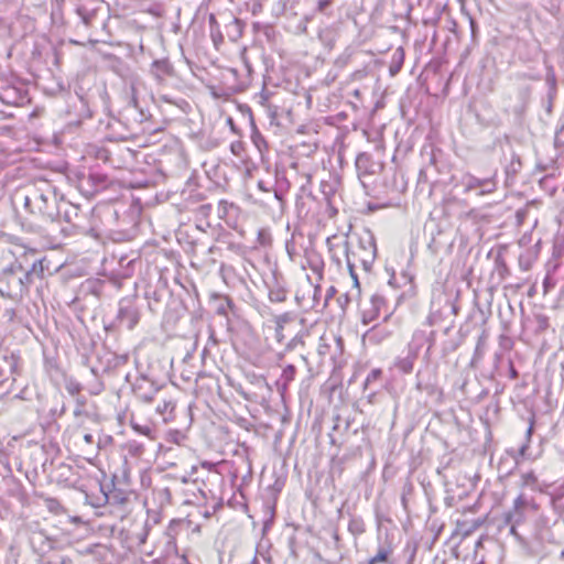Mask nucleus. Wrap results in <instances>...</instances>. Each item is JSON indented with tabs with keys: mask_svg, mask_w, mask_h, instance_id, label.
I'll list each match as a JSON object with an SVG mask.
<instances>
[{
	"mask_svg": "<svg viewBox=\"0 0 564 564\" xmlns=\"http://www.w3.org/2000/svg\"><path fill=\"white\" fill-rule=\"evenodd\" d=\"M182 495V505L178 507V528L191 532H198L202 520L208 517L203 505L205 497L197 479L178 478V496Z\"/></svg>",
	"mask_w": 564,
	"mask_h": 564,
	"instance_id": "nucleus-1",
	"label": "nucleus"
},
{
	"mask_svg": "<svg viewBox=\"0 0 564 564\" xmlns=\"http://www.w3.org/2000/svg\"><path fill=\"white\" fill-rule=\"evenodd\" d=\"M24 207L45 220L54 221L59 217L57 195L48 184H44V188H34L25 195Z\"/></svg>",
	"mask_w": 564,
	"mask_h": 564,
	"instance_id": "nucleus-2",
	"label": "nucleus"
},
{
	"mask_svg": "<svg viewBox=\"0 0 564 564\" xmlns=\"http://www.w3.org/2000/svg\"><path fill=\"white\" fill-rule=\"evenodd\" d=\"M426 339L427 336L424 330L414 332L412 341L408 346L406 356L397 357L393 361V367L403 375L411 373L414 368V362L417 359L419 350Z\"/></svg>",
	"mask_w": 564,
	"mask_h": 564,
	"instance_id": "nucleus-3",
	"label": "nucleus"
},
{
	"mask_svg": "<svg viewBox=\"0 0 564 564\" xmlns=\"http://www.w3.org/2000/svg\"><path fill=\"white\" fill-rule=\"evenodd\" d=\"M351 261L359 262L365 271H370L377 257V246L375 239L369 236L367 239H360L356 250L347 252Z\"/></svg>",
	"mask_w": 564,
	"mask_h": 564,
	"instance_id": "nucleus-4",
	"label": "nucleus"
},
{
	"mask_svg": "<svg viewBox=\"0 0 564 564\" xmlns=\"http://www.w3.org/2000/svg\"><path fill=\"white\" fill-rule=\"evenodd\" d=\"M460 183L465 194L476 192L477 195L484 196L492 194L497 189L496 172L494 175L485 178H479L470 173H466L463 175Z\"/></svg>",
	"mask_w": 564,
	"mask_h": 564,
	"instance_id": "nucleus-5",
	"label": "nucleus"
},
{
	"mask_svg": "<svg viewBox=\"0 0 564 564\" xmlns=\"http://www.w3.org/2000/svg\"><path fill=\"white\" fill-rule=\"evenodd\" d=\"M536 510V503L532 499L527 498L523 494H520L513 500L512 508L505 513V523L521 524L529 513L535 512Z\"/></svg>",
	"mask_w": 564,
	"mask_h": 564,
	"instance_id": "nucleus-6",
	"label": "nucleus"
},
{
	"mask_svg": "<svg viewBox=\"0 0 564 564\" xmlns=\"http://www.w3.org/2000/svg\"><path fill=\"white\" fill-rule=\"evenodd\" d=\"M386 307V300L380 294H373L370 299V308L364 311V323H368L379 317Z\"/></svg>",
	"mask_w": 564,
	"mask_h": 564,
	"instance_id": "nucleus-7",
	"label": "nucleus"
},
{
	"mask_svg": "<svg viewBox=\"0 0 564 564\" xmlns=\"http://www.w3.org/2000/svg\"><path fill=\"white\" fill-rule=\"evenodd\" d=\"M355 165L359 177L372 175L376 173L377 164L372 161L371 155L366 152L357 155Z\"/></svg>",
	"mask_w": 564,
	"mask_h": 564,
	"instance_id": "nucleus-8",
	"label": "nucleus"
},
{
	"mask_svg": "<svg viewBox=\"0 0 564 564\" xmlns=\"http://www.w3.org/2000/svg\"><path fill=\"white\" fill-rule=\"evenodd\" d=\"M118 318L129 329H132L139 322V313L133 306H120Z\"/></svg>",
	"mask_w": 564,
	"mask_h": 564,
	"instance_id": "nucleus-9",
	"label": "nucleus"
},
{
	"mask_svg": "<svg viewBox=\"0 0 564 564\" xmlns=\"http://www.w3.org/2000/svg\"><path fill=\"white\" fill-rule=\"evenodd\" d=\"M202 200L200 194L192 195L189 194L188 198L186 199V203L184 204V208L189 212H198L202 215H207V213L210 210V205L207 204H199Z\"/></svg>",
	"mask_w": 564,
	"mask_h": 564,
	"instance_id": "nucleus-10",
	"label": "nucleus"
},
{
	"mask_svg": "<svg viewBox=\"0 0 564 564\" xmlns=\"http://www.w3.org/2000/svg\"><path fill=\"white\" fill-rule=\"evenodd\" d=\"M295 375L296 368L293 365L284 367L279 380L276 381L278 389L281 393H284L288 390L290 383L295 379Z\"/></svg>",
	"mask_w": 564,
	"mask_h": 564,
	"instance_id": "nucleus-11",
	"label": "nucleus"
},
{
	"mask_svg": "<svg viewBox=\"0 0 564 564\" xmlns=\"http://www.w3.org/2000/svg\"><path fill=\"white\" fill-rule=\"evenodd\" d=\"M37 265L40 267V272L43 271L42 262L37 261L34 262L32 265V269L30 271L23 272L22 276H19L17 280V283L19 285V291L22 294L23 292L28 291L29 285L32 283V272L36 270Z\"/></svg>",
	"mask_w": 564,
	"mask_h": 564,
	"instance_id": "nucleus-12",
	"label": "nucleus"
},
{
	"mask_svg": "<svg viewBox=\"0 0 564 564\" xmlns=\"http://www.w3.org/2000/svg\"><path fill=\"white\" fill-rule=\"evenodd\" d=\"M403 62H404V50H403V47L400 46L393 52V55H392V61H391V64L389 67V72H390L391 76H394L400 72V69L403 65Z\"/></svg>",
	"mask_w": 564,
	"mask_h": 564,
	"instance_id": "nucleus-13",
	"label": "nucleus"
},
{
	"mask_svg": "<svg viewBox=\"0 0 564 564\" xmlns=\"http://www.w3.org/2000/svg\"><path fill=\"white\" fill-rule=\"evenodd\" d=\"M208 22H209L210 36L213 39V42L215 44L221 43L224 40V36L221 34L219 23L217 22V19L214 13L209 14Z\"/></svg>",
	"mask_w": 564,
	"mask_h": 564,
	"instance_id": "nucleus-14",
	"label": "nucleus"
},
{
	"mask_svg": "<svg viewBox=\"0 0 564 564\" xmlns=\"http://www.w3.org/2000/svg\"><path fill=\"white\" fill-rule=\"evenodd\" d=\"M232 301L229 297H219L216 302L215 312L218 315L224 316L228 319V315L229 312L232 310Z\"/></svg>",
	"mask_w": 564,
	"mask_h": 564,
	"instance_id": "nucleus-15",
	"label": "nucleus"
},
{
	"mask_svg": "<svg viewBox=\"0 0 564 564\" xmlns=\"http://www.w3.org/2000/svg\"><path fill=\"white\" fill-rule=\"evenodd\" d=\"M366 530V525H365V522L361 518L359 517H351L349 522H348V531L355 535V536H358V535H361Z\"/></svg>",
	"mask_w": 564,
	"mask_h": 564,
	"instance_id": "nucleus-16",
	"label": "nucleus"
},
{
	"mask_svg": "<svg viewBox=\"0 0 564 564\" xmlns=\"http://www.w3.org/2000/svg\"><path fill=\"white\" fill-rule=\"evenodd\" d=\"M228 35L231 40H237L242 33V23L239 19L232 18L227 25Z\"/></svg>",
	"mask_w": 564,
	"mask_h": 564,
	"instance_id": "nucleus-17",
	"label": "nucleus"
},
{
	"mask_svg": "<svg viewBox=\"0 0 564 564\" xmlns=\"http://www.w3.org/2000/svg\"><path fill=\"white\" fill-rule=\"evenodd\" d=\"M390 335L389 332L384 330V329H380V328H377V327H372L367 334H366V337L368 338L369 341L371 343H380L381 340H383L384 338H387L388 336Z\"/></svg>",
	"mask_w": 564,
	"mask_h": 564,
	"instance_id": "nucleus-18",
	"label": "nucleus"
},
{
	"mask_svg": "<svg viewBox=\"0 0 564 564\" xmlns=\"http://www.w3.org/2000/svg\"><path fill=\"white\" fill-rule=\"evenodd\" d=\"M174 409H175V404L172 401H170V402L164 401L162 405L159 404L156 408L158 412L163 415L164 421L173 420Z\"/></svg>",
	"mask_w": 564,
	"mask_h": 564,
	"instance_id": "nucleus-19",
	"label": "nucleus"
},
{
	"mask_svg": "<svg viewBox=\"0 0 564 564\" xmlns=\"http://www.w3.org/2000/svg\"><path fill=\"white\" fill-rule=\"evenodd\" d=\"M390 553L389 549L382 547L368 561V564H390L388 561Z\"/></svg>",
	"mask_w": 564,
	"mask_h": 564,
	"instance_id": "nucleus-20",
	"label": "nucleus"
},
{
	"mask_svg": "<svg viewBox=\"0 0 564 564\" xmlns=\"http://www.w3.org/2000/svg\"><path fill=\"white\" fill-rule=\"evenodd\" d=\"M153 68L158 77H160L161 74H167L171 75L173 67L167 61H155L153 63Z\"/></svg>",
	"mask_w": 564,
	"mask_h": 564,
	"instance_id": "nucleus-21",
	"label": "nucleus"
},
{
	"mask_svg": "<svg viewBox=\"0 0 564 564\" xmlns=\"http://www.w3.org/2000/svg\"><path fill=\"white\" fill-rule=\"evenodd\" d=\"M538 478L533 471H527L521 475V485L525 487H534Z\"/></svg>",
	"mask_w": 564,
	"mask_h": 564,
	"instance_id": "nucleus-22",
	"label": "nucleus"
},
{
	"mask_svg": "<svg viewBox=\"0 0 564 564\" xmlns=\"http://www.w3.org/2000/svg\"><path fill=\"white\" fill-rule=\"evenodd\" d=\"M532 433H533V421L530 423V425H529V427H528V430L525 432V442L519 448V454L521 456H524L527 451H528V448H529Z\"/></svg>",
	"mask_w": 564,
	"mask_h": 564,
	"instance_id": "nucleus-23",
	"label": "nucleus"
},
{
	"mask_svg": "<svg viewBox=\"0 0 564 564\" xmlns=\"http://www.w3.org/2000/svg\"><path fill=\"white\" fill-rule=\"evenodd\" d=\"M381 369H372L365 380V389H367L372 382L379 380L381 378Z\"/></svg>",
	"mask_w": 564,
	"mask_h": 564,
	"instance_id": "nucleus-24",
	"label": "nucleus"
},
{
	"mask_svg": "<svg viewBox=\"0 0 564 564\" xmlns=\"http://www.w3.org/2000/svg\"><path fill=\"white\" fill-rule=\"evenodd\" d=\"M46 507L50 511L54 512V513H59L61 510L63 509L62 505L58 502V500L56 499H47L46 500Z\"/></svg>",
	"mask_w": 564,
	"mask_h": 564,
	"instance_id": "nucleus-25",
	"label": "nucleus"
},
{
	"mask_svg": "<svg viewBox=\"0 0 564 564\" xmlns=\"http://www.w3.org/2000/svg\"><path fill=\"white\" fill-rule=\"evenodd\" d=\"M245 150L243 143L241 141H235L230 144V151L234 155L240 158Z\"/></svg>",
	"mask_w": 564,
	"mask_h": 564,
	"instance_id": "nucleus-26",
	"label": "nucleus"
},
{
	"mask_svg": "<svg viewBox=\"0 0 564 564\" xmlns=\"http://www.w3.org/2000/svg\"><path fill=\"white\" fill-rule=\"evenodd\" d=\"M347 265H348V269H349V272H350V276L354 280V284L356 286H359L357 274L354 271L355 263L351 261V258H350L349 254H347Z\"/></svg>",
	"mask_w": 564,
	"mask_h": 564,
	"instance_id": "nucleus-27",
	"label": "nucleus"
},
{
	"mask_svg": "<svg viewBox=\"0 0 564 564\" xmlns=\"http://www.w3.org/2000/svg\"><path fill=\"white\" fill-rule=\"evenodd\" d=\"M510 525V534L513 535L517 541H519L520 543H524V539L519 534L518 530H517V527L519 524H516V523H508Z\"/></svg>",
	"mask_w": 564,
	"mask_h": 564,
	"instance_id": "nucleus-28",
	"label": "nucleus"
},
{
	"mask_svg": "<svg viewBox=\"0 0 564 564\" xmlns=\"http://www.w3.org/2000/svg\"><path fill=\"white\" fill-rule=\"evenodd\" d=\"M297 344H301L303 345V340L302 338L296 335L295 337H293L288 344H286V349L288 350H292L296 347Z\"/></svg>",
	"mask_w": 564,
	"mask_h": 564,
	"instance_id": "nucleus-29",
	"label": "nucleus"
},
{
	"mask_svg": "<svg viewBox=\"0 0 564 564\" xmlns=\"http://www.w3.org/2000/svg\"><path fill=\"white\" fill-rule=\"evenodd\" d=\"M290 319V316L289 314H283V315H280L276 317V326H279V328H283V324L289 322Z\"/></svg>",
	"mask_w": 564,
	"mask_h": 564,
	"instance_id": "nucleus-30",
	"label": "nucleus"
},
{
	"mask_svg": "<svg viewBox=\"0 0 564 564\" xmlns=\"http://www.w3.org/2000/svg\"><path fill=\"white\" fill-rule=\"evenodd\" d=\"M332 0H319L317 3V10L319 12H323L326 8H328L332 4Z\"/></svg>",
	"mask_w": 564,
	"mask_h": 564,
	"instance_id": "nucleus-31",
	"label": "nucleus"
},
{
	"mask_svg": "<svg viewBox=\"0 0 564 564\" xmlns=\"http://www.w3.org/2000/svg\"><path fill=\"white\" fill-rule=\"evenodd\" d=\"M252 139L258 149L261 148V144L265 143L264 139L259 133H254Z\"/></svg>",
	"mask_w": 564,
	"mask_h": 564,
	"instance_id": "nucleus-32",
	"label": "nucleus"
},
{
	"mask_svg": "<svg viewBox=\"0 0 564 564\" xmlns=\"http://www.w3.org/2000/svg\"><path fill=\"white\" fill-rule=\"evenodd\" d=\"M509 375H510V378L511 379H517L519 373L517 371V369L514 368L512 361L509 362Z\"/></svg>",
	"mask_w": 564,
	"mask_h": 564,
	"instance_id": "nucleus-33",
	"label": "nucleus"
},
{
	"mask_svg": "<svg viewBox=\"0 0 564 564\" xmlns=\"http://www.w3.org/2000/svg\"><path fill=\"white\" fill-rule=\"evenodd\" d=\"M282 330H283V328H279V326H276V328H275V336H276V339H278L279 341H281V340H282V338H283V333H282Z\"/></svg>",
	"mask_w": 564,
	"mask_h": 564,
	"instance_id": "nucleus-34",
	"label": "nucleus"
},
{
	"mask_svg": "<svg viewBox=\"0 0 564 564\" xmlns=\"http://www.w3.org/2000/svg\"><path fill=\"white\" fill-rule=\"evenodd\" d=\"M199 132H200V128H197V129L189 128L188 135H189L191 138H194V137H196Z\"/></svg>",
	"mask_w": 564,
	"mask_h": 564,
	"instance_id": "nucleus-35",
	"label": "nucleus"
},
{
	"mask_svg": "<svg viewBox=\"0 0 564 564\" xmlns=\"http://www.w3.org/2000/svg\"><path fill=\"white\" fill-rule=\"evenodd\" d=\"M286 251H288L290 258L293 259V257H294V249H293V247H291V245L289 242L286 243Z\"/></svg>",
	"mask_w": 564,
	"mask_h": 564,
	"instance_id": "nucleus-36",
	"label": "nucleus"
},
{
	"mask_svg": "<svg viewBox=\"0 0 564 564\" xmlns=\"http://www.w3.org/2000/svg\"><path fill=\"white\" fill-rule=\"evenodd\" d=\"M519 263H520V267L522 270H524V271L529 270L530 264L528 262H523L522 259H520Z\"/></svg>",
	"mask_w": 564,
	"mask_h": 564,
	"instance_id": "nucleus-37",
	"label": "nucleus"
},
{
	"mask_svg": "<svg viewBox=\"0 0 564 564\" xmlns=\"http://www.w3.org/2000/svg\"><path fill=\"white\" fill-rule=\"evenodd\" d=\"M18 270H19V271H23V269H22V265H21V264L17 265V267H11L10 272H11V274H13V273H15Z\"/></svg>",
	"mask_w": 564,
	"mask_h": 564,
	"instance_id": "nucleus-38",
	"label": "nucleus"
},
{
	"mask_svg": "<svg viewBox=\"0 0 564 564\" xmlns=\"http://www.w3.org/2000/svg\"><path fill=\"white\" fill-rule=\"evenodd\" d=\"M84 441L87 443V444H91L93 443V436L90 434H85L84 435Z\"/></svg>",
	"mask_w": 564,
	"mask_h": 564,
	"instance_id": "nucleus-39",
	"label": "nucleus"
},
{
	"mask_svg": "<svg viewBox=\"0 0 564 564\" xmlns=\"http://www.w3.org/2000/svg\"><path fill=\"white\" fill-rule=\"evenodd\" d=\"M547 83H550L552 86H555V77L552 74L551 76H547L546 78Z\"/></svg>",
	"mask_w": 564,
	"mask_h": 564,
	"instance_id": "nucleus-40",
	"label": "nucleus"
},
{
	"mask_svg": "<svg viewBox=\"0 0 564 564\" xmlns=\"http://www.w3.org/2000/svg\"><path fill=\"white\" fill-rule=\"evenodd\" d=\"M544 289L546 290L547 285H550L549 279L546 278L543 282Z\"/></svg>",
	"mask_w": 564,
	"mask_h": 564,
	"instance_id": "nucleus-41",
	"label": "nucleus"
},
{
	"mask_svg": "<svg viewBox=\"0 0 564 564\" xmlns=\"http://www.w3.org/2000/svg\"><path fill=\"white\" fill-rule=\"evenodd\" d=\"M544 289L546 290L547 285H550L549 279L546 278L543 282Z\"/></svg>",
	"mask_w": 564,
	"mask_h": 564,
	"instance_id": "nucleus-42",
	"label": "nucleus"
},
{
	"mask_svg": "<svg viewBox=\"0 0 564 564\" xmlns=\"http://www.w3.org/2000/svg\"><path fill=\"white\" fill-rule=\"evenodd\" d=\"M69 391H70L72 393H74L75 391H78V388H72V389H69Z\"/></svg>",
	"mask_w": 564,
	"mask_h": 564,
	"instance_id": "nucleus-43",
	"label": "nucleus"
},
{
	"mask_svg": "<svg viewBox=\"0 0 564 564\" xmlns=\"http://www.w3.org/2000/svg\"><path fill=\"white\" fill-rule=\"evenodd\" d=\"M228 122L231 124V128L234 129V122L231 118L228 119Z\"/></svg>",
	"mask_w": 564,
	"mask_h": 564,
	"instance_id": "nucleus-44",
	"label": "nucleus"
},
{
	"mask_svg": "<svg viewBox=\"0 0 564 564\" xmlns=\"http://www.w3.org/2000/svg\"><path fill=\"white\" fill-rule=\"evenodd\" d=\"M176 522V520H171V527Z\"/></svg>",
	"mask_w": 564,
	"mask_h": 564,
	"instance_id": "nucleus-45",
	"label": "nucleus"
},
{
	"mask_svg": "<svg viewBox=\"0 0 564 564\" xmlns=\"http://www.w3.org/2000/svg\"><path fill=\"white\" fill-rule=\"evenodd\" d=\"M561 557L564 558V550L561 552Z\"/></svg>",
	"mask_w": 564,
	"mask_h": 564,
	"instance_id": "nucleus-46",
	"label": "nucleus"
}]
</instances>
